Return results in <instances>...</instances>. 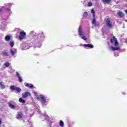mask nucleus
Instances as JSON below:
<instances>
[{
    "mask_svg": "<svg viewBox=\"0 0 127 127\" xmlns=\"http://www.w3.org/2000/svg\"><path fill=\"white\" fill-rule=\"evenodd\" d=\"M91 13L93 14V20L92 21V24H94L95 26H99L100 25V23H99L96 20V16L95 15V10L91 9Z\"/></svg>",
    "mask_w": 127,
    "mask_h": 127,
    "instance_id": "nucleus-1",
    "label": "nucleus"
},
{
    "mask_svg": "<svg viewBox=\"0 0 127 127\" xmlns=\"http://www.w3.org/2000/svg\"><path fill=\"white\" fill-rule=\"evenodd\" d=\"M26 37V33L24 31H21L19 35V40L21 41L22 39H24Z\"/></svg>",
    "mask_w": 127,
    "mask_h": 127,
    "instance_id": "nucleus-2",
    "label": "nucleus"
},
{
    "mask_svg": "<svg viewBox=\"0 0 127 127\" xmlns=\"http://www.w3.org/2000/svg\"><path fill=\"white\" fill-rule=\"evenodd\" d=\"M10 89L12 90V91H17L18 93H20L21 91V89L19 87H16L14 85H11L10 86Z\"/></svg>",
    "mask_w": 127,
    "mask_h": 127,
    "instance_id": "nucleus-3",
    "label": "nucleus"
},
{
    "mask_svg": "<svg viewBox=\"0 0 127 127\" xmlns=\"http://www.w3.org/2000/svg\"><path fill=\"white\" fill-rule=\"evenodd\" d=\"M16 118L17 120H21L23 118V113L22 112H18Z\"/></svg>",
    "mask_w": 127,
    "mask_h": 127,
    "instance_id": "nucleus-4",
    "label": "nucleus"
},
{
    "mask_svg": "<svg viewBox=\"0 0 127 127\" xmlns=\"http://www.w3.org/2000/svg\"><path fill=\"white\" fill-rule=\"evenodd\" d=\"M31 97V93L30 92H26L25 93H22V97L23 99L26 98L27 97Z\"/></svg>",
    "mask_w": 127,
    "mask_h": 127,
    "instance_id": "nucleus-5",
    "label": "nucleus"
},
{
    "mask_svg": "<svg viewBox=\"0 0 127 127\" xmlns=\"http://www.w3.org/2000/svg\"><path fill=\"white\" fill-rule=\"evenodd\" d=\"M106 24L109 28H113V25L112 24V22H111V21L110 20V19H107L106 21Z\"/></svg>",
    "mask_w": 127,
    "mask_h": 127,
    "instance_id": "nucleus-6",
    "label": "nucleus"
},
{
    "mask_svg": "<svg viewBox=\"0 0 127 127\" xmlns=\"http://www.w3.org/2000/svg\"><path fill=\"white\" fill-rule=\"evenodd\" d=\"M40 97L42 103L45 104L46 103V99H45V97H44L42 94L40 95Z\"/></svg>",
    "mask_w": 127,
    "mask_h": 127,
    "instance_id": "nucleus-7",
    "label": "nucleus"
},
{
    "mask_svg": "<svg viewBox=\"0 0 127 127\" xmlns=\"http://www.w3.org/2000/svg\"><path fill=\"white\" fill-rule=\"evenodd\" d=\"M24 85L26 87H28V88H30V89H32V87H33V84L27 83V82H25Z\"/></svg>",
    "mask_w": 127,
    "mask_h": 127,
    "instance_id": "nucleus-8",
    "label": "nucleus"
},
{
    "mask_svg": "<svg viewBox=\"0 0 127 127\" xmlns=\"http://www.w3.org/2000/svg\"><path fill=\"white\" fill-rule=\"evenodd\" d=\"M78 34L79 35H83V31H82V27L81 26H79L78 28Z\"/></svg>",
    "mask_w": 127,
    "mask_h": 127,
    "instance_id": "nucleus-9",
    "label": "nucleus"
},
{
    "mask_svg": "<svg viewBox=\"0 0 127 127\" xmlns=\"http://www.w3.org/2000/svg\"><path fill=\"white\" fill-rule=\"evenodd\" d=\"M84 46L85 47H89V48H94V45L92 44H84Z\"/></svg>",
    "mask_w": 127,
    "mask_h": 127,
    "instance_id": "nucleus-10",
    "label": "nucleus"
},
{
    "mask_svg": "<svg viewBox=\"0 0 127 127\" xmlns=\"http://www.w3.org/2000/svg\"><path fill=\"white\" fill-rule=\"evenodd\" d=\"M117 14L119 15V17H123L124 16V13L121 11L117 12Z\"/></svg>",
    "mask_w": 127,
    "mask_h": 127,
    "instance_id": "nucleus-11",
    "label": "nucleus"
},
{
    "mask_svg": "<svg viewBox=\"0 0 127 127\" xmlns=\"http://www.w3.org/2000/svg\"><path fill=\"white\" fill-rule=\"evenodd\" d=\"M8 105L9 108H10L11 109H13V110H14L15 109V105H13L12 104H11V103L9 102L8 103Z\"/></svg>",
    "mask_w": 127,
    "mask_h": 127,
    "instance_id": "nucleus-12",
    "label": "nucleus"
},
{
    "mask_svg": "<svg viewBox=\"0 0 127 127\" xmlns=\"http://www.w3.org/2000/svg\"><path fill=\"white\" fill-rule=\"evenodd\" d=\"M10 53L12 56H14V55H15V53H16V50L15 49V50L13 51L12 49H10Z\"/></svg>",
    "mask_w": 127,
    "mask_h": 127,
    "instance_id": "nucleus-13",
    "label": "nucleus"
},
{
    "mask_svg": "<svg viewBox=\"0 0 127 127\" xmlns=\"http://www.w3.org/2000/svg\"><path fill=\"white\" fill-rule=\"evenodd\" d=\"M117 38H116L115 36L113 37V39H110V42L111 43H114L116 40Z\"/></svg>",
    "mask_w": 127,
    "mask_h": 127,
    "instance_id": "nucleus-14",
    "label": "nucleus"
},
{
    "mask_svg": "<svg viewBox=\"0 0 127 127\" xmlns=\"http://www.w3.org/2000/svg\"><path fill=\"white\" fill-rule=\"evenodd\" d=\"M5 40L6 41H9L10 40V36L7 35L5 37Z\"/></svg>",
    "mask_w": 127,
    "mask_h": 127,
    "instance_id": "nucleus-15",
    "label": "nucleus"
},
{
    "mask_svg": "<svg viewBox=\"0 0 127 127\" xmlns=\"http://www.w3.org/2000/svg\"><path fill=\"white\" fill-rule=\"evenodd\" d=\"M0 86L1 89H2V90H3V89L5 88V86L4 85V84H3V82H0Z\"/></svg>",
    "mask_w": 127,
    "mask_h": 127,
    "instance_id": "nucleus-16",
    "label": "nucleus"
},
{
    "mask_svg": "<svg viewBox=\"0 0 127 127\" xmlns=\"http://www.w3.org/2000/svg\"><path fill=\"white\" fill-rule=\"evenodd\" d=\"M111 49L112 50V51H116V50H119V47H111Z\"/></svg>",
    "mask_w": 127,
    "mask_h": 127,
    "instance_id": "nucleus-17",
    "label": "nucleus"
},
{
    "mask_svg": "<svg viewBox=\"0 0 127 127\" xmlns=\"http://www.w3.org/2000/svg\"><path fill=\"white\" fill-rule=\"evenodd\" d=\"M2 55L3 56H8V53H7L5 51L2 52Z\"/></svg>",
    "mask_w": 127,
    "mask_h": 127,
    "instance_id": "nucleus-18",
    "label": "nucleus"
},
{
    "mask_svg": "<svg viewBox=\"0 0 127 127\" xmlns=\"http://www.w3.org/2000/svg\"><path fill=\"white\" fill-rule=\"evenodd\" d=\"M19 102L20 103H22L23 104H25V102H26V101H25V100H23V99L20 98H19Z\"/></svg>",
    "mask_w": 127,
    "mask_h": 127,
    "instance_id": "nucleus-19",
    "label": "nucleus"
},
{
    "mask_svg": "<svg viewBox=\"0 0 127 127\" xmlns=\"http://www.w3.org/2000/svg\"><path fill=\"white\" fill-rule=\"evenodd\" d=\"M60 126L62 127H64V123L62 120L60 121Z\"/></svg>",
    "mask_w": 127,
    "mask_h": 127,
    "instance_id": "nucleus-20",
    "label": "nucleus"
},
{
    "mask_svg": "<svg viewBox=\"0 0 127 127\" xmlns=\"http://www.w3.org/2000/svg\"><path fill=\"white\" fill-rule=\"evenodd\" d=\"M102 1L103 2L109 3L111 2V1H112V0H102Z\"/></svg>",
    "mask_w": 127,
    "mask_h": 127,
    "instance_id": "nucleus-21",
    "label": "nucleus"
},
{
    "mask_svg": "<svg viewBox=\"0 0 127 127\" xmlns=\"http://www.w3.org/2000/svg\"><path fill=\"white\" fill-rule=\"evenodd\" d=\"M87 5L88 6H92L93 5V2H91V1H89L87 3Z\"/></svg>",
    "mask_w": 127,
    "mask_h": 127,
    "instance_id": "nucleus-22",
    "label": "nucleus"
},
{
    "mask_svg": "<svg viewBox=\"0 0 127 127\" xmlns=\"http://www.w3.org/2000/svg\"><path fill=\"white\" fill-rule=\"evenodd\" d=\"M4 66H5V67H9L10 64H9V63L7 62V63H4Z\"/></svg>",
    "mask_w": 127,
    "mask_h": 127,
    "instance_id": "nucleus-23",
    "label": "nucleus"
},
{
    "mask_svg": "<svg viewBox=\"0 0 127 127\" xmlns=\"http://www.w3.org/2000/svg\"><path fill=\"white\" fill-rule=\"evenodd\" d=\"M115 42V46H118V45H119V42H118V40H115V41H114Z\"/></svg>",
    "mask_w": 127,
    "mask_h": 127,
    "instance_id": "nucleus-24",
    "label": "nucleus"
},
{
    "mask_svg": "<svg viewBox=\"0 0 127 127\" xmlns=\"http://www.w3.org/2000/svg\"><path fill=\"white\" fill-rule=\"evenodd\" d=\"M9 44L11 47H13V46L14 45V43L13 42H10Z\"/></svg>",
    "mask_w": 127,
    "mask_h": 127,
    "instance_id": "nucleus-25",
    "label": "nucleus"
},
{
    "mask_svg": "<svg viewBox=\"0 0 127 127\" xmlns=\"http://www.w3.org/2000/svg\"><path fill=\"white\" fill-rule=\"evenodd\" d=\"M82 39H83L84 40L86 41L87 40V38H86V37L85 36V35H83L82 37H81Z\"/></svg>",
    "mask_w": 127,
    "mask_h": 127,
    "instance_id": "nucleus-26",
    "label": "nucleus"
},
{
    "mask_svg": "<svg viewBox=\"0 0 127 127\" xmlns=\"http://www.w3.org/2000/svg\"><path fill=\"white\" fill-rule=\"evenodd\" d=\"M16 76H17V77H18V78H19L20 77V74H19L18 72H16Z\"/></svg>",
    "mask_w": 127,
    "mask_h": 127,
    "instance_id": "nucleus-27",
    "label": "nucleus"
},
{
    "mask_svg": "<svg viewBox=\"0 0 127 127\" xmlns=\"http://www.w3.org/2000/svg\"><path fill=\"white\" fill-rule=\"evenodd\" d=\"M0 11H4V7H1L0 9Z\"/></svg>",
    "mask_w": 127,
    "mask_h": 127,
    "instance_id": "nucleus-28",
    "label": "nucleus"
},
{
    "mask_svg": "<svg viewBox=\"0 0 127 127\" xmlns=\"http://www.w3.org/2000/svg\"><path fill=\"white\" fill-rule=\"evenodd\" d=\"M19 79V82L20 83H21V82H22V79L21 78V77L20 76V77H18Z\"/></svg>",
    "mask_w": 127,
    "mask_h": 127,
    "instance_id": "nucleus-29",
    "label": "nucleus"
},
{
    "mask_svg": "<svg viewBox=\"0 0 127 127\" xmlns=\"http://www.w3.org/2000/svg\"><path fill=\"white\" fill-rule=\"evenodd\" d=\"M4 9H5V10H6V11L8 12V11H10V8H4Z\"/></svg>",
    "mask_w": 127,
    "mask_h": 127,
    "instance_id": "nucleus-30",
    "label": "nucleus"
},
{
    "mask_svg": "<svg viewBox=\"0 0 127 127\" xmlns=\"http://www.w3.org/2000/svg\"><path fill=\"white\" fill-rule=\"evenodd\" d=\"M125 12H126V14L127 15V9H126V10H125Z\"/></svg>",
    "mask_w": 127,
    "mask_h": 127,
    "instance_id": "nucleus-31",
    "label": "nucleus"
},
{
    "mask_svg": "<svg viewBox=\"0 0 127 127\" xmlns=\"http://www.w3.org/2000/svg\"><path fill=\"white\" fill-rule=\"evenodd\" d=\"M126 44H127V39L126 41Z\"/></svg>",
    "mask_w": 127,
    "mask_h": 127,
    "instance_id": "nucleus-32",
    "label": "nucleus"
}]
</instances>
